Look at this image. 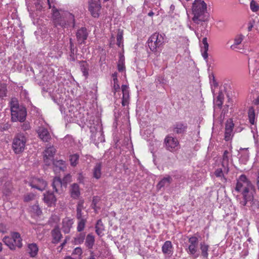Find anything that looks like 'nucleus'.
Here are the masks:
<instances>
[{
	"label": "nucleus",
	"instance_id": "nucleus-12",
	"mask_svg": "<svg viewBox=\"0 0 259 259\" xmlns=\"http://www.w3.org/2000/svg\"><path fill=\"white\" fill-rule=\"evenodd\" d=\"M75 35L77 43L80 45L85 44V40L88 38L89 33L85 27H82L76 31Z\"/></svg>",
	"mask_w": 259,
	"mask_h": 259
},
{
	"label": "nucleus",
	"instance_id": "nucleus-47",
	"mask_svg": "<svg viewBox=\"0 0 259 259\" xmlns=\"http://www.w3.org/2000/svg\"><path fill=\"white\" fill-rule=\"evenodd\" d=\"M71 177L69 174L66 175L62 180L63 185L66 187L67 183L71 181Z\"/></svg>",
	"mask_w": 259,
	"mask_h": 259
},
{
	"label": "nucleus",
	"instance_id": "nucleus-52",
	"mask_svg": "<svg viewBox=\"0 0 259 259\" xmlns=\"http://www.w3.org/2000/svg\"><path fill=\"white\" fill-rule=\"evenodd\" d=\"M22 130L24 131H26L30 129V126L28 122H25L21 125Z\"/></svg>",
	"mask_w": 259,
	"mask_h": 259
},
{
	"label": "nucleus",
	"instance_id": "nucleus-9",
	"mask_svg": "<svg viewBox=\"0 0 259 259\" xmlns=\"http://www.w3.org/2000/svg\"><path fill=\"white\" fill-rule=\"evenodd\" d=\"M164 144L166 149L171 152H175L180 148L177 139L171 136H167L165 138Z\"/></svg>",
	"mask_w": 259,
	"mask_h": 259
},
{
	"label": "nucleus",
	"instance_id": "nucleus-11",
	"mask_svg": "<svg viewBox=\"0 0 259 259\" xmlns=\"http://www.w3.org/2000/svg\"><path fill=\"white\" fill-rule=\"evenodd\" d=\"M56 151V149L53 146L47 147L44 152V160L47 165L51 164L53 160H54V156Z\"/></svg>",
	"mask_w": 259,
	"mask_h": 259
},
{
	"label": "nucleus",
	"instance_id": "nucleus-22",
	"mask_svg": "<svg viewBox=\"0 0 259 259\" xmlns=\"http://www.w3.org/2000/svg\"><path fill=\"white\" fill-rule=\"evenodd\" d=\"M187 127V123L182 122H177L174 125V132L177 134H183L186 132Z\"/></svg>",
	"mask_w": 259,
	"mask_h": 259
},
{
	"label": "nucleus",
	"instance_id": "nucleus-10",
	"mask_svg": "<svg viewBox=\"0 0 259 259\" xmlns=\"http://www.w3.org/2000/svg\"><path fill=\"white\" fill-rule=\"evenodd\" d=\"M101 8L100 0H90L89 2V11L94 18L99 17Z\"/></svg>",
	"mask_w": 259,
	"mask_h": 259
},
{
	"label": "nucleus",
	"instance_id": "nucleus-56",
	"mask_svg": "<svg viewBox=\"0 0 259 259\" xmlns=\"http://www.w3.org/2000/svg\"><path fill=\"white\" fill-rule=\"evenodd\" d=\"M254 139L255 147L256 148V151L258 154H259V140L257 138H255V136H253Z\"/></svg>",
	"mask_w": 259,
	"mask_h": 259
},
{
	"label": "nucleus",
	"instance_id": "nucleus-57",
	"mask_svg": "<svg viewBox=\"0 0 259 259\" xmlns=\"http://www.w3.org/2000/svg\"><path fill=\"white\" fill-rule=\"evenodd\" d=\"M68 237H66L65 238V239L64 240L63 242L61 244V245L59 246V248H60V251H61V250L63 248V247H64V246L66 245L67 242V240H68Z\"/></svg>",
	"mask_w": 259,
	"mask_h": 259
},
{
	"label": "nucleus",
	"instance_id": "nucleus-25",
	"mask_svg": "<svg viewBox=\"0 0 259 259\" xmlns=\"http://www.w3.org/2000/svg\"><path fill=\"white\" fill-rule=\"evenodd\" d=\"M199 248L201 250V255L203 259H208V249L209 246L204 242H201L199 244Z\"/></svg>",
	"mask_w": 259,
	"mask_h": 259
},
{
	"label": "nucleus",
	"instance_id": "nucleus-38",
	"mask_svg": "<svg viewBox=\"0 0 259 259\" xmlns=\"http://www.w3.org/2000/svg\"><path fill=\"white\" fill-rule=\"evenodd\" d=\"M117 39V45L120 47L121 46H122V40H123V31L118 30V31L116 36Z\"/></svg>",
	"mask_w": 259,
	"mask_h": 259
},
{
	"label": "nucleus",
	"instance_id": "nucleus-61",
	"mask_svg": "<svg viewBox=\"0 0 259 259\" xmlns=\"http://www.w3.org/2000/svg\"><path fill=\"white\" fill-rule=\"evenodd\" d=\"M256 184H257L258 190H259V170L257 172Z\"/></svg>",
	"mask_w": 259,
	"mask_h": 259
},
{
	"label": "nucleus",
	"instance_id": "nucleus-31",
	"mask_svg": "<svg viewBox=\"0 0 259 259\" xmlns=\"http://www.w3.org/2000/svg\"><path fill=\"white\" fill-rule=\"evenodd\" d=\"M95 243V237L94 236L91 234H89L87 235L86 239L85 244L89 249H92L93 247V245Z\"/></svg>",
	"mask_w": 259,
	"mask_h": 259
},
{
	"label": "nucleus",
	"instance_id": "nucleus-46",
	"mask_svg": "<svg viewBox=\"0 0 259 259\" xmlns=\"http://www.w3.org/2000/svg\"><path fill=\"white\" fill-rule=\"evenodd\" d=\"M250 9L254 12H256L259 10V6L254 1H251L250 4Z\"/></svg>",
	"mask_w": 259,
	"mask_h": 259
},
{
	"label": "nucleus",
	"instance_id": "nucleus-51",
	"mask_svg": "<svg viewBox=\"0 0 259 259\" xmlns=\"http://www.w3.org/2000/svg\"><path fill=\"white\" fill-rule=\"evenodd\" d=\"M83 204H84L83 199H80L77 203V206H76V209H84Z\"/></svg>",
	"mask_w": 259,
	"mask_h": 259
},
{
	"label": "nucleus",
	"instance_id": "nucleus-42",
	"mask_svg": "<svg viewBox=\"0 0 259 259\" xmlns=\"http://www.w3.org/2000/svg\"><path fill=\"white\" fill-rule=\"evenodd\" d=\"M234 127V123L231 118L228 119L225 123V130H232Z\"/></svg>",
	"mask_w": 259,
	"mask_h": 259
},
{
	"label": "nucleus",
	"instance_id": "nucleus-19",
	"mask_svg": "<svg viewBox=\"0 0 259 259\" xmlns=\"http://www.w3.org/2000/svg\"><path fill=\"white\" fill-rule=\"evenodd\" d=\"M162 251L164 254L169 256L173 253V246L170 241H166L162 246Z\"/></svg>",
	"mask_w": 259,
	"mask_h": 259
},
{
	"label": "nucleus",
	"instance_id": "nucleus-4",
	"mask_svg": "<svg viewBox=\"0 0 259 259\" xmlns=\"http://www.w3.org/2000/svg\"><path fill=\"white\" fill-rule=\"evenodd\" d=\"M11 120L13 122H24L27 115L26 109L25 107L19 106L17 101L11 102Z\"/></svg>",
	"mask_w": 259,
	"mask_h": 259
},
{
	"label": "nucleus",
	"instance_id": "nucleus-32",
	"mask_svg": "<svg viewBox=\"0 0 259 259\" xmlns=\"http://www.w3.org/2000/svg\"><path fill=\"white\" fill-rule=\"evenodd\" d=\"M96 233L98 236H102L103 235V231L104 230V227L101 220H99L97 222L95 226Z\"/></svg>",
	"mask_w": 259,
	"mask_h": 259
},
{
	"label": "nucleus",
	"instance_id": "nucleus-5",
	"mask_svg": "<svg viewBox=\"0 0 259 259\" xmlns=\"http://www.w3.org/2000/svg\"><path fill=\"white\" fill-rule=\"evenodd\" d=\"M164 34L155 32L148 39L147 44L150 51L154 53H159L164 44Z\"/></svg>",
	"mask_w": 259,
	"mask_h": 259
},
{
	"label": "nucleus",
	"instance_id": "nucleus-53",
	"mask_svg": "<svg viewBox=\"0 0 259 259\" xmlns=\"http://www.w3.org/2000/svg\"><path fill=\"white\" fill-rule=\"evenodd\" d=\"M82 249L80 247H76L73 251L72 254L80 255L82 254Z\"/></svg>",
	"mask_w": 259,
	"mask_h": 259
},
{
	"label": "nucleus",
	"instance_id": "nucleus-8",
	"mask_svg": "<svg viewBox=\"0 0 259 259\" xmlns=\"http://www.w3.org/2000/svg\"><path fill=\"white\" fill-rule=\"evenodd\" d=\"M199 240L195 235L191 236L188 238V243L187 247L186 248V251L194 258H197L199 254L198 253Z\"/></svg>",
	"mask_w": 259,
	"mask_h": 259
},
{
	"label": "nucleus",
	"instance_id": "nucleus-3",
	"mask_svg": "<svg viewBox=\"0 0 259 259\" xmlns=\"http://www.w3.org/2000/svg\"><path fill=\"white\" fill-rule=\"evenodd\" d=\"M207 5L204 1L199 3H193L192 12L194 15L192 20L197 24L202 26L204 22L208 21L209 14L206 11Z\"/></svg>",
	"mask_w": 259,
	"mask_h": 259
},
{
	"label": "nucleus",
	"instance_id": "nucleus-34",
	"mask_svg": "<svg viewBox=\"0 0 259 259\" xmlns=\"http://www.w3.org/2000/svg\"><path fill=\"white\" fill-rule=\"evenodd\" d=\"M224 171L222 168H217L214 171V175L217 178H220L222 181L224 183H226L227 179L224 176Z\"/></svg>",
	"mask_w": 259,
	"mask_h": 259
},
{
	"label": "nucleus",
	"instance_id": "nucleus-1",
	"mask_svg": "<svg viewBox=\"0 0 259 259\" xmlns=\"http://www.w3.org/2000/svg\"><path fill=\"white\" fill-rule=\"evenodd\" d=\"M235 190L238 192H241L243 199L240 200L239 203L242 206H246L247 202L252 204L256 202L257 207L259 208V201L254 199L256 192L255 187L245 175H241L239 177Z\"/></svg>",
	"mask_w": 259,
	"mask_h": 259
},
{
	"label": "nucleus",
	"instance_id": "nucleus-43",
	"mask_svg": "<svg viewBox=\"0 0 259 259\" xmlns=\"http://www.w3.org/2000/svg\"><path fill=\"white\" fill-rule=\"evenodd\" d=\"M233 136V133L232 130H225V138L224 139L226 141H229L232 139Z\"/></svg>",
	"mask_w": 259,
	"mask_h": 259
},
{
	"label": "nucleus",
	"instance_id": "nucleus-39",
	"mask_svg": "<svg viewBox=\"0 0 259 259\" xmlns=\"http://www.w3.org/2000/svg\"><path fill=\"white\" fill-rule=\"evenodd\" d=\"M78 220L79 222L77 224V230L78 232H81L83 230L84 228L85 225L87 222V220L85 219Z\"/></svg>",
	"mask_w": 259,
	"mask_h": 259
},
{
	"label": "nucleus",
	"instance_id": "nucleus-50",
	"mask_svg": "<svg viewBox=\"0 0 259 259\" xmlns=\"http://www.w3.org/2000/svg\"><path fill=\"white\" fill-rule=\"evenodd\" d=\"M33 209L35 211L37 215H39L41 214L42 211L38 205H35L33 206Z\"/></svg>",
	"mask_w": 259,
	"mask_h": 259
},
{
	"label": "nucleus",
	"instance_id": "nucleus-27",
	"mask_svg": "<svg viewBox=\"0 0 259 259\" xmlns=\"http://www.w3.org/2000/svg\"><path fill=\"white\" fill-rule=\"evenodd\" d=\"M72 221L71 220L66 219L63 221L62 230L65 233H69L72 225Z\"/></svg>",
	"mask_w": 259,
	"mask_h": 259
},
{
	"label": "nucleus",
	"instance_id": "nucleus-59",
	"mask_svg": "<svg viewBox=\"0 0 259 259\" xmlns=\"http://www.w3.org/2000/svg\"><path fill=\"white\" fill-rule=\"evenodd\" d=\"M129 102V98H122V105L123 106H125L127 105H128Z\"/></svg>",
	"mask_w": 259,
	"mask_h": 259
},
{
	"label": "nucleus",
	"instance_id": "nucleus-58",
	"mask_svg": "<svg viewBox=\"0 0 259 259\" xmlns=\"http://www.w3.org/2000/svg\"><path fill=\"white\" fill-rule=\"evenodd\" d=\"M68 237H66L65 238V239L64 240L63 242L61 244V245L59 246V248H60V251H61V250L63 248V247H64V246L66 245L67 242V240H68Z\"/></svg>",
	"mask_w": 259,
	"mask_h": 259
},
{
	"label": "nucleus",
	"instance_id": "nucleus-24",
	"mask_svg": "<svg viewBox=\"0 0 259 259\" xmlns=\"http://www.w3.org/2000/svg\"><path fill=\"white\" fill-rule=\"evenodd\" d=\"M71 197L74 199H77L79 198L80 192L79 185L76 183H74L71 186L70 189Z\"/></svg>",
	"mask_w": 259,
	"mask_h": 259
},
{
	"label": "nucleus",
	"instance_id": "nucleus-35",
	"mask_svg": "<svg viewBox=\"0 0 259 259\" xmlns=\"http://www.w3.org/2000/svg\"><path fill=\"white\" fill-rule=\"evenodd\" d=\"M85 237L84 232H80L74 238V243L75 244H79L83 243Z\"/></svg>",
	"mask_w": 259,
	"mask_h": 259
},
{
	"label": "nucleus",
	"instance_id": "nucleus-15",
	"mask_svg": "<svg viewBox=\"0 0 259 259\" xmlns=\"http://www.w3.org/2000/svg\"><path fill=\"white\" fill-rule=\"evenodd\" d=\"M43 196V201L48 206H52L55 204L57 199L54 192L48 190L44 193Z\"/></svg>",
	"mask_w": 259,
	"mask_h": 259
},
{
	"label": "nucleus",
	"instance_id": "nucleus-6",
	"mask_svg": "<svg viewBox=\"0 0 259 259\" xmlns=\"http://www.w3.org/2000/svg\"><path fill=\"white\" fill-rule=\"evenodd\" d=\"M3 242L11 250H15L16 248H21L22 246V239L19 233H11V237L6 236L3 239Z\"/></svg>",
	"mask_w": 259,
	"mask_h": 259
},
{
	"label": "nucleus",
	"instance_id": "nucleus-37",
	"mask_svg": "<svg viewBox=\"0 0 259 259\" xmlns=\"http://www.w3.org/2000/svg\"><path fill=\"white\" fill-rule=\"evenodd\" d=\"M203 44L204 46L201 48L202 56L203 57L204 59H205L207 62L208 58L207 51L208 50L209 45L208 42H206L205 44Z\"/></svg>",
	"mask_w": 259,
	"mask_h": 259
},
{
	"label": "nucleus",
	"instance_id": "nucleus-36",
	"mask_svg": "<svg viewBox=\"0 0 259 259\" xmlns=\"http://www.w3.org/2000/svg\"><path fill=\"white\" fill-rule=\"evenodd\" d=\"M248 115L249 122L251 124H254L255 120V111L253 107H249L248 111Z\"/></svg>",
	"mask_w": 259,
	"mask_h": 259
},
{
	"label": "nucleus",
	"instance_id": "nucleus-21",
	"mask_svg": "<svg viewBox=\"0 0 259 259\" xmlns=\"http://www.w3.org/2000/svg\"><path fill=\"white\" fill-rule=\"evenodd\" d=\"M52 162H53L54 170L55 172L59 170L64 171L66 168L65 161L63 160L54 159Z\"/></svg>",
	"mask_w": 259,
	"mask_h": 259
},
{
	"label": "nucleus",
	"instance_id": "nucleus-62",
	"mask_svg": "<svg viewBox=\"0 0 259 259\" xmlns=\"http://www.w3.org/2000/svg\"><path fill=\"white\" fill-rule=\"evenodd\" d=\"M88 259H96L93 252H91L90 256Z\"/></svg>",
	"mask_w": 259,
	"mask_h": 259
},
{
	"label": "nucleus",
	"instance_id": "nucleus-45",
	"mask_svg": "<svg viewBox=\"0 0 259 259\" xmlns=\"http://www.w3.org/2000/svg\"><path fill=\"white\" fill-rule=\"evenodd\" d=\"M117 68H118V70L119 72H122L125 69V66H124V64L123 63V60L122 59V57H120L118 61Z\"/></svg>",
	"mask_w": 259,
	"mask_h": 259
},
{
	"label": "nucleus",
	"instance_id": "nucleus-48",
	"mask_svg": "<svg viewBox=\"0 0 259 259\" xmlns=\"http://www.w3.org/2000/svg\"><path fill=\"white\" fill-rule=\"evenodd\" d=\"M11 127V125L8 123L0 124V131L4 132L8 131Z\"/></svg>",
	"mask_w": 259,
	"mask_h": 259
},
{
	"label": "nucleus",
	"instance_id": "nucleus-2",
	"mask_svg": "<svg viewBox=\"0 0 259 259\" xmlns=\"http://www.w3.org/2000/svg\"><path fill=\"white\" fill-rule=\"evenodd\" d=\"M52 21L55 27L63 29L71 27L74 28L75 20L74 16L68 11L58 10L54 7L52 9Z\"/></svg>",
	"mask_w": 259,
	"mask_h": 259
},
{
	"label": "nucleus",
	"instance_id": "nucleus-14",
	"mask_svg": "<svg viewBox=\"0 0 259 259\" xmlns=\"http://www.w3.org/2000/svg\"><path fill=\"white\" fill-rule=\"evenodd\" d=\"M69 51L67 59L69 61L74 62L77 59L78 49L75 46L72 38H69Z\"/></svg>",
	"mask_w": 259,
	"mask_h": 259
},
{
	"label": "nucleus",
	"instance_id": "nucleus-7",
	"mask_svg": "<svg viewBox=\"0 0 259 259\" xmlns=\"http://www.w3.org/2000/svg\"><path fill=\"white\" fill-rule=\"evenodd\" d=\"M27 138L23 133L17 134L14 138L12 149L16 154L23 152L25 149Z\"/></svg>",
	"mask_w": 259,
	"mask_h": 259
},
{
	"label": "nucleus",
	"instance_id": "nucleus-55",
	"mask_svg": "<svg viewBox=\"0 0 259 259\" xmlns=\"http://www.w3.org/2000/svg\"><path fill=\"white\" fill-rule=\"evenodd\" d=\"M82 209H76V218L77 220L84 219L82 217Z\"/></svg>",
	"mask_w": 259,
	"mask_h": 259
},
{
	"label": "nucleus",
	"instance_id": "nucleus-54",
	"mask_svg": "<svg viewBox=\"0 0 259 259\" xmlns=\"http://www.w3.org/2000/svg\"><path fill=\"white\" fill-rule=\"evenodd\" d=\"M34 198V195L32 194H27L25 195L24 198V200L25 202H28L32 200Z\"/></svg>",
	"mask_w": 259,
	"mask_h": 259
},
{
	"label": "nucleus",
	"instance_id": "nucleus-26",
	"mask_svg": "<svg viewBox=\"0 0 259 259\" xmlns=\"http://www.w3.org/2000/svg\"><path fill=\"white\" fill-rule=\"evenodd\" d=\"M80 69L83 75L87 78L89 76V65L86 61H79Z\"/></svg>",
	"mask_w": 259,
	"mask_h": 259
},
{
	"label": "nucleus",
	"instance_id": "nucleus-64",
	"mask_svg": "<svg viewBox=\"0 0 259 259\" xmlns=\"http://www.w3.org/2000/svg\"><path fill=\"white\" fill-rule=\"evenodd\" d=\"M202 44H205L206 42H207V38L206 37H204L202 38Z\"/></svg>",
	"mask_w": 259,
	"mask_h": 259
},
{
	"label": "nucleus",
	"instance_id": "nucleus-33",
	"mask_svg": "<svg viewBox=\"0 0 259 259\" xmlns=\"http://www.w3.org/2000/svg\"><path fill=\"white\" fill-rule=\"evenodd\" d=\"M79 158V154H78L77 153L71 154L69 156V161L70 163V165L73 167L76 166L78 163Z\"/></svg>",
	"mask_w": 259,
	"mask_h": 259
},
{
	"label": "nucleus",
	"instance_id": "nucleus-40",
	"mask_svg": "<svg viewBox=\"0 0 259 259\" xmlns=\"http://www.w3.org/2000/svg\"><path fill=\"white\" fill-rule=\"evenodd\" d=\"M224 96L222 92H220L217 97L216 103L218 107H221L223 103Z\"/></svg>",
	"mask_w": 259,
	"mask_h": 259
},
{
	"label": "nucleus",
	"instance_id": "nucleus-18",
	"mask_svg": "<svg viewBox=\"0 0 259 259\" xmlns=\"http://www.w3.org/2000/svg\"><path fill=\"white\" fill-rule=\"evenodd\" d=\"M62 180L59 177H55L52 183V186L54 190V192L60 194L62 192V187L63 186Z\"/></svg>",
	"mask_w": 259,
	"mask_h": 259
},
{
	"label": "nucleus",
	"instance_id": "nucleus-44",
	"mask_svg": "<svg viewBox=\"0 0 259 259\" xmlns=\"http://www.w3.org/2000/svg\"><path fill=\"white\" fill-rule=\"evenodd\" d=\"M7 89L5 84L0 85V98L7 96Z\"/></svg>",
	"mask_w": 259,
	"mask_h": 259
},
{
	"label": "nucleus",
	"instance_id": "nucleus-28",
	"mask_svg": "<svg viewBox=\"0 0 259 259\" xmlns=\"http://www.w3.org/2000/svg\"><path fill=\"white\" fill-rule=\"evenodd\" d=\"M28 252L29 255L32 257H34L37 254L38 251V248L36 244L31 243L29 244L28 246Z\"/></svg>",
	"mask_w": 259,
	"mask_h": 259
},
{
	"label": "nucleus",
	"instance_id": "nucleus-49",
	"mask_svg": "<svg viewBox=\"0 0 259 259\" xmlns=\"http://www.w3.org/2000/svg\"><path fill=\"white\" fill-rule=\"evenodd\" d=\"M249 158V153L246 152L243 155H241L240 160H241L242 162L245 163L248 159Z\"/></svg>",
	"mask_w": 259,
	"mask_h": 259
},
{
	"label": "nucleus",
	"instance_id": "nucleus-16",
	"mask_svg": "<svg viewBox=\"0 0 259 259\" xmlns=\"http://www.w3.org/2000/svg\"><path fill=\"white\" fill-rule=\"evenodd\" d=\"M37 133L39 138L45 142H48L51 139L50 133L47 128L42 127H38Z\"/></svg>",
	"mask_w": 259,
	"mask_h": 259
},
{
	"label": "nucleus",
	"instance_id": "nucleus-29",
	"mask_svg": "<svg viewBox=\"0 0 259 259\" xmlns=\"http://www.w3.org/2000/svg\"><path fill=\"white\" fill-rule=\"evenodd\" d=\"M101 162L97 163L93 169V177L96 179H99L101 176Z\"/></svg>",
	"mask_w": 259,
	"mask_h": 259
},
{
	"label": "nucleus",
	"instance_id": "nucleus-17",
	"mask_svg": "<svg viewBox=\"0 0 259 259\" xmlns=\"http://www.w3.org/2000/svg\"><path fill=\"white\" fill-rule=\"evenodd\" d=\"M51 235L52 237V243L53 244H58L63 237L60 228L58 226H55L52 230Z\"/></svg>",
	"mask_w": 259,
	"mask_h": 259
},
{
	"label": "nucleus",
	"instance_id": "nucleus-60",
	"mask_svg": "<svg viewBox=\"0 0 259 259\" xmlns=\"http://www.w3.org/2000/svg\"><path fill=\"white\" fill-rule=\"evenodd\" d=\"M114 89L115 92L120 89L119 85L118 84H114Z\"/></svg>",
	"mask_w": 259,
	"mask_h": 259
},
{
	"label": "nucleus",
	"instance_id": "nucleus-41",
	"mask_svg": "<svg viewBox=\"0 0 259 259\" xmlns=\"http://www.w3.org/2000/svg\"><path fill=\"white\" fill-rule=\"evenodd\" d=\"M121 90L122 92V98H130L129 91L128 86L123 84L121 85Z\"/></svg>",
	"mask_w": 259,
	"mask_h": 259
},
{
	"label": "nucleus",
	"instance_id": "nucleus-23",
	"mask_svg": "<svg viewBox=\"0 0 259 259\" xmlns=\"http://www.w3.org/2000/svg\"><path fill=\"white\" fill-rule=\"evenodd\" d=\"M229 152L225 150L223 153L222 161V166L224 168V173L227 174L229 171Z\"/></svg>",
	"mask_w": 259,
	"mask_h": 259
},
{
	"label": "nucleus",
	"instance_id": "nucleus-20",
	"mask_svg": "<svg viewBox=\"0 0 259 259\" xmlns=\"http://www.w3.org/2000/svg\"><path fill=\"white\" fill-rule=\"evenodd\" d=\"M172 179L169 176H167L163 178L157 185L156 188L158 190H160L162 188L165 187H168L170 184L172 182Z\"/></svg>",
	"mask_w": 259,
	"mask_h": 259
},
{
	"label": "nucleus",
	"instance_id": "nucleus-30",
	"mask_svg": "<svg viewBox=\"0 0 259 259\" xmlns=\"http://www.w3.org/2000/svg\"><path fill=\"white\" fill-rule=\"evenodd\" d=\"M244 36L242 34L237 35L234 38V43L231 46L230 48L232 50L236 51L238 48V46L240 45L243 39Z\"/></svg>",
	"mask_w": 259,
	"mask_h": 259
},
{
	"label": "nucleus",
	"instance_id": "nucleus-63",
	"mask_svg": "<svg viewBox=\"0 0 259 259\" xmlns=\"http://www.w3.org/2000/svg\"><path fill=\"white\" fill-rule=\"evenodd\" d=\"M113 82H114V84H118V79H117V77H114L113 78Z\"/></svg>",
	"mask_w": 259,
	"mask_h": 259
},
{
	"label": "nucleus",
	"instance_id": "nucleus-13",
	"mask_svg": "<svg viewBox=\"0 0 259 259\" xmlns=\"http://www.w3.org/2000/svg\"><path fill=\"white\" fill-rule=\"evenodd\" d=\"M29 185L33 188L42 191L46 187L47 183L42 179L33 178L29 182Z\"/></svg>",
	"mask_w": 259,
	"mask_h": 259
}]
</instances>
